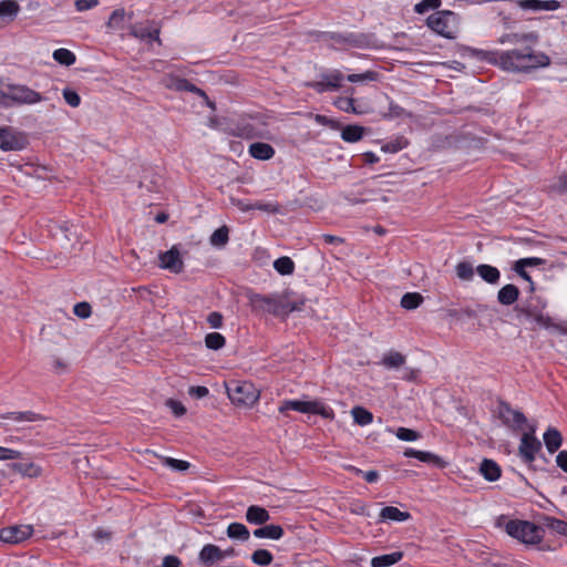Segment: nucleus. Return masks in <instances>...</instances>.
Listing matches in <instances>:
<instances>
[{
	"label": "nucleus",
	"instance_id": "obj_1",
	"mask_svg": "<svg viewBox=\"0 0 567 567\" xmlns=\"http://www.w3.org/2000/svg\"><path fill=\"white\" fill-rule=\"evenodd\" d=\"M473 54L503 71L512 73H528L550 64V58L547 54L529 45L506 51L473 50Z\"/></svg>",
	"mask_w": 567,
	"mask_h": 567
},
{
	"label": "nucleus",
	"instance_id": "obj_2",
	"mask_svg": "<svg viewBox=\"0 0 567 567\" xmlns=\"http://www.w3.org/2000/svg\"><path fill=\"white\" fill-rule=\"evenodd\" d=\"M426 25L437 35L453 40L460 32V18L453 11L441 10L427 17Z\"/></svg>",
	"mask_w": 567,
	"mask_h": 567
},
{
	"label": "nucleus",
	"instance_id": "obj_3",
	"mask_svg": "<svg viewBox=\"0 0 567 567\" xmlns=\"http://www.w3.org/2000/svg\"><path fill=\"white\" fill-rule=\"evenodd\" d=\"M225 386L228 399L237 406L250 408L260 398L259 390L248 381L231 380Z\"/></svg>",
	"mask_w": 567,
	"mask_h": 567
},
{
	"label": "nucleus",
	"instance_id": "obj_4",
	"mask_svg": "<svg viewBox=\"0 0 567 567\" xmlns=\"http://www.w3.org/2000/svg\"><path fill=\"white\" fill-rule=\"evenodd\" d=\"M505 529L509 536L527 545H537L544 538V529L527 520H509Z\"/></svg>",
	"mask_w": 567,
	"mask_h": 567
},
{
	"label": "nucleus",
	"instance_id": "obj_5",
	"mask_svg": "<svg viewBox=\"0 0 567 567\" xmlns=\"http://www.w3.org/2000/svg\"><path fill=\"white\" fill-rule=\"evenodd\" d=\"M247 298L254 312L282 316V293L260 295L250 291L247 293Z\"/></svg>",
	"mask_w": 567,
	"mask_h": 567
},
{
	"label": "nucleus",
	"instance_id": "obj_6",
	"mask_svg": "<svg viewBox=\"0 0 567 567\" xmlns=\"http://www.w3.org/2000/svg\"><path fill=\"white\" fill-rule=\"evenodd\" d=\"M279 412L285 413L288 410H293L306 414H316L324 419H334V411L321 400L300 401V400H286L279 406Z\"/></svg>",
	"mask_w": 567,
	"mask_h": 567
},
{
	"label": "nucleus",
	"instance_id": "obj_7",
	"mask_svg": "<svg viewBox=\"0 0 567 567\" xmlns=\"http://www.w3.org/2000/svg\"><path fill=\"white\" fill-rule=\"evenodd\" d=\"M29 144L28 135L12 126H0V150L16 152L24 150Z\"/></svg>",
	"mask_w": 567,
	"mask_h": 567
},
{
	"label": "nucleus",
	"instance_id": "obj_8",
	"mask_svg": "<svg viewBox=\"0 0 567 567\" xmlns=\"http://www.w3.org/2000/svg\"><path fill=\"white\" fill-rule=\"evenodd\" d=\"M535 426H530L529 432L522 435L518 446V455L527 465H530L536 460V455L542 449V443L535 436Z\"/></svg>",
	"mask_w": 567,
	"mask_h": 567
},
{
	"label": "nucleus",
	"instance_id": "obj_9",
	"mask_svg": "<svg viewBox=\"0 0 567 567\" xmlns=\"http://www.w3.org/2000/svg\"><path fill=\"white\" fill-rule=\"evenodd\" d=\"M10 97L13 105H33L43 101L41 93L22 84H10Z\"/></svg>",
	"mask_w": 567,
	"mask_h": 567
},
{
	"label": "nucleus",
	"instance_id": "obj_10",
	"mask_svg": "<svg viewBox=\"0 0 567 567\" xmlns=\"http://www.w3.org/2000/svg\"><path fill=\"white\" fill-rule=\"evenodd\" d=\"M498 417L503 424L514 430L522 429L527 422L526 416L519 410L513 409L511 404L501 402L497 406Z\"/></svg>",
	"mask_w": 567,
	"mask_h": 567
},
{
	"label": "nucleus",
	"instance_id": "obj_11",
	"mask_svg": "<svg viewBox=\"0 0 567 567\" xmlns=\"http://www.w3.org/2000/svg\"><path fill=\"white\" fill-rule=\"evenodd\" d=\"M158 266L172 274H181L184 270V260L176 245L158 255Z\"/></svg>",
	"mask_w": 567,
	"mask_h": 567
},
{
	"label": "nucleus",
	"instance_id": "obj_12",
	"mask_svg": "<svg viewBox=\"0 0 567 567\" xmlns=\"http://www.w3.org/2000/svg\"><path fill=\"white\" fill-rule=\"evenodd\" d=\"M31 525H16L0 529V540L8 544H19L32 536Z\"/></svg>",
	"mask_w": 567,
	"mask_h": 567
},
{
	"label": "nucleus",
	"instance_id": "obj_13",
	"mask_svg": "<svg viewBox=\"0 0 567 567\" xmlns=\"http://www.w3.org/2000/svg\"><path fill=\"white\" fill-rule=\"evenodd\" d=\"M333 105L342 112L355 115H364L372 111L367 103H359L351 96H338L333 101Z\"/></svg>",
	"mask_w": 567,
	"mask_h": 567
},
{
	"label": "nucleus",
	"instance_id": "obj_14",
	"mask_svg": "<svg viewBox=\"0 0 567 567\" xmlns=\"http://www.w3.org/2000/svg\"><path fill=\"white\" fill-rule=\"evenodd\" d=\"M404 456L417 458L419 461L432 464L437 468H445L449 464L444 458L432 452L417 451L411 447L404 451Z\"/></svg>",
	"mask_w": 567,
	"mask_h": 567
},
{
	"label": "nucleus",
	"instance_id": "obj_15",
	"mask_svg": "<svg viewBox=\"0 0 567 567\" xmlns=\"http://www.w3.org/2000/svg\"><path fill=\"white\" fill-rule=\"evenodd\" d=\"M538 34L536 32H528V33H506L503 34L498 39V43L501 44H526L532 43L535 44L538 42Z\"/></svg>",
	"mask_w": 567,
	"mask_h": 567
},
{
	"label": "nucleus",
	"instance_id": "obj_16",
	"mask_svg": "<svg viewBox=\"0 0 567 567\" xmlns=\"http://www.w3.org/2000/svg\"><path fill=\"white\" fill-rule=\"evenodd\" d=\"M20 12V6L14 0L0 1V28L12 22Z\"/></svg>",
	"mask_w": 567,
	"mask_h": 567
},
{
	"label": "nucleus",
	"instance_id": "obj_17",
	"mask_svg": "<svg viewBox=\"0 0 567 567\" xmlns=\"http://www.w3.org/2000/svg\"><path fill=\"white\" fill-rule=\"evenodd\" d=\"M518 6L523 10L532 11H555L560 8V3L557 0H522Z\"/></svg>",
	"mask_w": 567,
	"mask_h": 567
},
{
	"label": "nucleus",
	"instance_id": "obj_18",
	"mask_svg": "<svg viewBox=\"0 0 567 567\" xmlns=\"http://www.w3.org/2000/svg\"><path fill=\"white\" fill-rule=\"evenodd\" d=\"M163 84L167 89H172V90H176V91H189V92H195L200 95H204V92L200 89L196 87L194 84L189 83L187 80L178 79L171 74L163 78Z\"/></svg>",
	"mask_w": 567,
	"mask_h": 567
},
{
	"label": "nucleus",
	"instance_id": "obj_19",
	"mask_svg": "<svg viewBox=\"0 0 567 567\" xmlns=\"http://www.w3.org/2000/svg\"><path fill=\"white\" fill-rule=\"evenodd\" d=\"M248 153L251 157L259 161H268L275 156V148L262 142H256L249 145Z\"/></svg>",
	"mask_w": 567,
	"mask_h": 567
},
{
	"label": "nucleus",
	"instance_id": "obj_20",
	"mask_svg": "<svg viewBox=\"0 0 567 567\" xmlns=\"http://www.w3.org/2000/svg\"><path fill=\"white\" fill-rule=\"evenodd\" d=\"M282 316H286L292 311L301 310L306 303V298L295 297L291 291H286L282 293Z\"/></svg>",
	"mask_w": 567,
	"mask_h": 567
},
{
	"label": "nucleus",
	"instance_id": "obj_21",
	"mask_svg": "<svg viewBox=\"0 0 567 567\" xmlns=\"http://www.w3.org/2000/svg\"><path fill=\"white\" fill-rule=\"evenodd\" d=\"M246 519L250 524L262 525L270 519V515L266 508L251 505L247 508Z\"/></svg>",
	"mask_w": 567,
	"mask_h": 567
},
{
	"label": "nucleus",
	"instance_id": "obj_22",
	"mask_svg": "<svg viewBox=\"0 0 567 567\" xmlns=\"http://www.w3.org/2000/svg\"><path fill=\"white\" fill-rule=\"evenodd\" d=\"M198 558L200 563L212 565L221 560V549L216 545L207 544L199 551Z\"/></svg>",
	"mask_w": 567,
	"mask_h": 567
},
{
	"label": "nucleus",
	"instance_id": "obj_23",
	"mask_svg": "<svg viewBox=\"0 0 567 567\" xmlns=\"http://www.w3.org/2000/svg\"><path fill=\"white\" fill-rule=\"evenodd\" d=\"M543 439H544L545 446L550 454L558 451L563 444V436H561L560 432L555 427H549L544 433Z\"/></svg>",
	"mask_w": 567,
	"mask_h": 567
},
{
	"label": "nucleus",
	"instance_id": "obj_24",
	"mask_svg": "<svg viewBox=\"0 0 567 567\" xmlns=\"http://www.w3.org/2000/svg\"><path fill=\"white\" fill-rule=\"evenodd\" d=\"M131 34L141 40H154L161 43L159 29L151 28L148 25H134L131 29Z\"/></svg>",
	"mask_w": 567,
	"mask_h": 567
},
{
	"label": "nucleus",
	"instance_id": "obj_25",
	"mask_svg": "<svg viewBox=\"0 0 567 567\" xmlns=\"http://www.w3.org/2000/svg\"><path fill=\"white\" fill-rule=\"evenodd\" d=\"M410 518L411 514L409 512H402L394 506H385L380 512V519L383 522H405L409 520Z\"/></svg>",
	"mask_w": 567,
	"mask_h": 567
},
{
	"label": "nucleus",
	"instance_id": "obj_26",
	"mask_svg": "<svg viewBox=\"0 0 567 567\" xmlns=\"http://www.w3.org/2000/svg\"><path fill=\"white\" fill-rule=\"evenodd\" d=\"M544 261L537 257L522 258L514 265V270L526 281H532L530 276L526 271V267H535L542 265Z\"/></svg>",
	"mask_w": 567,
	"mask_h": 567
},
{
	"label": "nucleus",
	"instance_id": "obj_27",
	"mask_svg": "<svg viewBox=\"0 0 567 567\" xmlns=\"http://www.w3.org/2000/svg\"><path fill=\"white\" fill-rule=\"evenodd\" d=\"M256 538H268L278 540L284 536V529L279 525H265L254 530Z\"/></svg>",
	"mask_w": 567,
	"mask_h": 567
},
{
	"label": "nucleus",
	"instance_id": "obj_28",
	"mask_svg": "<svg viewBox=\"0 0 567 567\" xmlns=\"http://www.w3.org/2000/svg\"><path fill=\"white\" fill-rule=\"evenodd\" d=\"M403 551L375 556L371 559V567H391L403 558Z\"/></svg>",
	"mask_w": 567,
	"mask_h": 567
},
{
	"label": "nucleus",
	"instance_id": "obj_29",
	"mask_svg": "<svg viewBox=\"0 0 567 567\" xmlns=\"http://www.w3.org/2000/svg\"><path fill=\"white\" fill-rule=\"evenodd\" d=\"M519 296V290L516 286L508 284L502 287L497 293V300L505 306L513 305Z\"/></svg>",
	"mask_w": 567,
	"mask_h": 567
},
{
	"label": "nucleus",
	"instance_id": "obj_30",
	"mask_svg": "<svg viewBox=\"0 0 567 567\" xmlns=\"http://www.w3.org/2000/svg\"><path fill=\"white\" fill-rule=\"evenodd\" d=\"M0 419H8L13 422H38L45 420L44 416L32 411L9 412L7 414H1Z\"/></svg>",
	"mask_w": 567,
	"mask_h": 567
},
{
	"label": "nucleus",
	"instance_id": "obj_31",
	"mask_svg": "<svg viewBox=\"0 0 567 567\" xmlns=\"http://www.w3.org/2000/svg\"><path fill=\"white\" fill-rule=\"evenodd\" d=\"M364 131L363 126L357 124L347 125L341 131V138L348 143H355L363 137Z\"/></svg>",
	"mask_w": 567,
	"mask_h": 567
},
{
	"label": "nucleus",
	"instance_id": "obj_32",
	"mask_svg": "<svg viewBox=\"0 0 567 567\" xmlns=\"http://www.w3.org/2000/svg\"><path fill=\"white\" fill-rule=\"evenodd\" d=\"M476 271L478 276L488 284L495 285L499 281L501 272L494 266L483 264L477 266Z\"/></svg>",
	"mask_w": 567,
	"mask_h": 567
},
{
	"label": "nucleus",
	"instance_id": "obj_33",
	"mask_svg": "<svg viewBox=\"0 0 567 567\" xmlns=\"http://www.w3.org/2000/svg\"><path fill=\"white\" fill-rule=\"evenodd\" d=\"M523 312L526 316L527 320L535 322L537 326L544 329L557 328V324L547 315H544L542 312H533L530 310H524Z\"/></svg>",
	"mask_w": 567,
	"mask_h": 567
},
{
	"label": "nucleus",
	"instance_id": "obj_34",
	"mask_svg": "<svg viewBox=\"0 0 567 567\" xmlns=\"http://www.w3.org/2000/svg\"><path fill=\"white\" fill-rule=\"evenodd\" d=\"M13 470L25 477L35 478L41 476L42 468L33 462L17 463Z\"/></svg>",
	"mask_w": 567,
	"mask_h": 567
},
{
	"label": "nucleus",
	"instance_id": "obj_35",
	"mask_svg": "<svg viewBox=\"0 0 567 567\" xmlns=\"http://www.w3.org/2000/svg\"><path fill=\"white\" fill-rule=\"evenodd\" d=\"M482 475L489 482L497 481L501 477L499 466L492 460H484L480 468Z\"/></svg>",
	"mask_w": 567,
	"mask_h": 567
},
{
	"label": "nucleus",
	"instance_id": "obj_36",
	"mask_svg": "<svg viewBox=\"0 0 567 567\" xmlns=\"http://www.w3.org/2000/svg\"><path fill=\"white\" fill-rule=\"evenodd\" d=\"M405 363V357L398 351L386 352L381 361V364L388 369H398Z\"/></svg>",
	"mask_w": 567,
	"mask_h": 567
},
{
	"label": "nucleus",
	"instance_id": "obj_37",
	"mask_svg": "<svg viewBox=\"0 0 567 567\" xmlns=\"http://www.w3.org/2000/svg\"><path fill=\"white\" fill-rule=\"evenodd\" d=\"M227 536L231 539L248 540L250 533L241 523H231L227 527Z\"/></svg>",
	"mask_w": 567,
	"mask_h": 567
},
{
	"label": "nucleus",
	"instance_id": "obj_38",
	"mask_svg": "<svg viewBox=\"0 0 567 567\" xmlns=\"http://www.w3.org/2000/svg\"><path fill=\"white\" fill-rule=\"evenodd\" d=\"M351 415L354 422L360 426L369 425L373 421V414L362 406H354L351 410Z\"/></svg>",
	"mask_w": 567,
	"mask_h": 567
},
{
	"label": "nucleus",
	"instance_id": "obj_39",
	"mask_svg": "<svg viewBox=\"0 0 567 567\" xmlns=\"http://www.w3.org/2000/svg\"><path fill=\"white\" fill-rule=\"evenodd\" d=\"M229 240V228L227 226H221L217 228L209 238V243L214 247L221 248L226 246Z\"/></svg>",
	"mask_w": 567,
	"mask_h": 567
},
{
	"label": "nucleus",
	"instance_id": "obj_40",
	"mask_svg": "<svg viewBox=\"0 0 567 567\" xmlns=\"http://www.w3.org/2000/svg\"><path fill=\"white\" fill-rule=\"evenodd\" d=\"M53 59L61 65L70 66L75 63L76 56L69 49L60 48L54 50Z\"/></svg>",
	"mask_w": 567,
	"mask_h": 567
},
{
	"label": "nucleus",
	"instance_id": "obj_41",
	"mask_svg": "<svg viewBox=\"0 0 567 567\" xmlns=\"http://www.w3.org/2000/svg\"><path fill=\"white\" fill-rule=\"evenodd\" d=\"M321 76L327 82V86L330 87L331 91L338 90L344 79L343 74L339 70H332L328 73L321 74Z\"/></svg>",
	"mask_w": 567,
	"mask_h": 567
},
{
	"label": "nucleus",
	"instance_id": "obj_42",
	"mask_svg": "<svg viewBox=\"0 0 567 567\" xmlns=\"http://www.w3.org/2000/svg\"><path fill=\"white\" fill-rule=\"evenodd\" d=\"M274 268L280 275H291L295 270V264L289 257H280L274 261Z\"/></svg>",
	"mask_w": 567,
	"mask_h": 567
},
{
	"label": "nucleus",
	"instance_id": "obj_43",
	"mask_svg": "<svg viewBox=\"0 0 567 567\" xmlns=\"http://www.w3.org/2000/svg\"><path fill=\"white\" fill-rule=\"evenodd\" d=\"M423 301V297L417 292H406L401 298V306L404 309L412 310L417 308Z\"/></svg>",
	"mask_w": 567,
	"mask_h": 567
},
{
	"label": "nucleus",
	"instance_id": "obj_44",
	"mask_svg": "<svg viewBox=\"0 0 567 567\" xmlns=\"http://www.w3.org/2000/svg\"><path fill=\"white\" fill-rule=\"evenodd\" d=\"M251 560L258 566H268L272 563L274 556L267 549H257L251 554Z\"/></svg>",
	"mask_w": 567,
	"mask_h": 567
},
{
	"label": "nucleus",
	"instance_id": "obj_45",
	"mask_svg": "<svg viewBox=\"0 0 567 567\" xmlns=\"http://www.w3.org/2000/svg\"><path fill=\"white\" fill-rule=\"evenodd\" d=\"M226 343V339L219 332H210L205 337V344L208 349L219 350Z\"/></svg>",
	"mask_w": 567,
	"mask_h": 567
},
{
	"label": "nucleus",
	"instance_id": "obj_46",
	"mask_svg": "<svg viewBox=\"0 0 567 567\" xmlns=\"http://www.w3.org/2000/svg\"><path fill=\"white\" fill-rule=\"evenodd\" d=\"M380 78L379 73L372 70H368L360 74H349L347 76V80L352 83H359V82H374L378 81Z\"/></svg>",
	"mask_w": 567,
	"mask_h": 567
},
{
	"label": "nucleus",
	"instance_id": "obj_47",
	"mask_svg": "<svg viewBox=\"0 0 567 567\" xmlns=\"http://www.w3.org/2000/svg\"><path fill=\"white\" fill-rule=\"evenodd\" d=\"M545 523L550 530L567 537V522L555 517H546Z\"/></svg>",
	"mask_w": 567,
	"mask_h": 567
},
{
	"label": "nucleus",
	"instance_id": "obj_48",
	"mask_svg": "<svg viewBox=\"0 0 567 567\" xmlns=\"http://www.w3.org/2000/svg\"><path fill=\"white\" fill-rule=\"evenodd\" d=\"M406 145H408V142L405 138L398 137L395 140L384 143L381 146V151L384 153H398V152L402 151L403 148H405Z\"/></svg>",
	"mask_w": 567,
	"mask_h": 567
},
{
	"label": "nucleus",
	"instance_id": "obj_49",
	"mask_svg": "<svg viewBox=\"0 0 567 567\" xmlns=\"http://www.w3.org/2000/svg\"><path fill=\"white\" fill-rule=\"evenodd\" d=\"M161 461L163 465L174 471L183 472L189 468V463L183 460H177L168 456H161Z\"/></svg>",
	"mask_w": 567,
	"mask_h": 567
},
{
	"label": "nucleus",
	"instance_id": "obj_50",
	"mask_svg": "<svg viewBox=\"0 0 567 567\" xmlns=\"http://www.w3.org/2000/svg\"><path fill=\"white\" fill-rule=\"evenodd\" d=\"M456 275L462 280H472L474 276V268L471 262L462 261L456 265Z\"/></svg>",
	"mask_w": 567,
	"mask_h": 567
},
{
	"label": "nucleus",
	"instance_id": "obj_51",
	"mask_svg": "<svg viewBox=\"0 0 567 567\" xmlns=\"http://www.w3.org/2000/svg\"><path fill=\"white\" fill-rule=\"evenodd\" d=\"M125 20L124 9H116L112 12L106 23L110 29H120Z\"/></svg>",
	"mask_w": 567,
	"mask_h": 567
},
{
	"label": "nucleus",
	"instance_id": "obj_52",
	"mask_svg": "<svg viewBox=\"0 0 567 567\" xmlns=\"http://www.w3.org/2000/svg\"><path fill=\"white\" fill-rule=\"evenodd\" d=\"M399 440L405 442H414L421 437V434L414 430L408 427H399L395 432Z\"/></svg>",
	"mask_w": 567,
	"mask_h": 567
},
{
	"label": "nucleus",
	"instance_id": "obj_53",
	"mask_svg": "<svg viewBox=\"0 0 567 567\" xmlns=\"http://www.w3.org/2000/svg\"><path fill=\"white\" fill-rule=\"evenodd\" d=\"M441 6V0H422L414 6V11L423 14L431 9H437Z\"/></svg>",
	"mask_w": 567,
	"mask_h": 567
},
{
	"label": "nucleus",
	"instance_id": "obj_54",
	"mask_svg": "<svg viewBox=\"0 0 567 567\" xmlns=\"http://www.w3.org/2000/svg\"><path fill=\"white\" fill-rule=\"evenodd\" d=\"M62 94H63V99L70 106L78 107L80 105L81 97L74 90L64 89Z\"/></svg>",
	"mask_w": 567,
	"mask_h": 567
},
{
	"label": "nucleus",
	"instance_id": "obj_55",
	"mask_svg": "<svg viewBox=\"0 0 567 567\" xmlns=\"http://www.w3.org/2000/svg\"><path fill=\"white\" fill-rule=\"evenodd\" d=\"M391 118L410 117L411 114L406 112L402 106L391 102L389 105L388 115Z\"/></svg>",
	"mask_w": 567,
	"mask_h": 567
},
{
	"label": "nucleus",
	"instance_id": "obj_56",
	"mask_svg": "<svg viewBox=\"0 0 567 567\" xmlns=\"http://www.w3.org/2000/svg\"><path fill=\"white\" fill-rule=\"evenodd\" d=\"M73 312L79 318L85 319L91 316V306L87 302H79L74 306Z\"/></svg>",
	"mask_w": 567,
	"mask_h": 567
},
{
	"label": "nucleus",
	"instance_id": "obj_57",
	"mask_svg": "<svg viewBox=\"0 0 567 567\" xmlns=\"http://www.w3.org/2000/svg\"><path fill=\"white\" fill-rule=\"evenodd\" d=\"M21 457V452L8 447L0 446V461H11Z\"/></svg>",
	"mask_w": 567,
	"mask_h": 567
},
{
	"label": "nucleus",
	"instance_id": "obj_58",
	"mask_svg": "<svg viewBox=\"0 0 567 567\" xmlns=\"http://www.w3.org/2000/svg\"><path fill=\"white\" fill-rule=\"evenodd\" d=\"M254 209L264 210L267 213H278L279 212V205L276 203H260L256 202L254 203Z\"/></svg>",
	"mask_w": 567,
	"mask_h": 567
},
{
	"label": "nucleus",
	"instance_id": "obj_59",
	"mask_svg": "<svg viewBox=\"0 0 567 567\" xmlns=\"http://www.w3.org/2000/svg\"><path fill=\"white\" fill-rule=\"evenodd\" d=\"M229 200L233 206L237 207L241 212H248V210L254 209V204L249 203L247 200L236 198V197H230Z\"/></svg>",
	"mask_w": 567,
	"mask_h": 567
},
{
	"label": "nucleus",
	"instance_id": "obj_60",
	"mask_svg": "<svg viewBox=\"0 0 567 567\" xmlns=\"http://www.w3.org/2000/svg\"><path fill=\"white\" fill-rule=\"evenodd\" d=\"M0 106L1 107H10L13 106V103L10 97V84L4 89H0Z\"/></svg>",
	"mask_w": 567,
	"mask_h": 567
},
{
	"label": "nucleus",
	"instance_id": "obj_61",
	"mask_svg": "<svg viewBox=\"0 0 567 567\" xmlns=\"http://www.w3.org/2000/svg\"><path fill=\"white\" fill-rule=\"evenodd\" d=\"M351 470L355 473V474H362L364 480L368 482V483H375L380 475L377 471H368V472H363L362 470L360 468H357V467H353L351 466Z\"/></svg>",
	"mask_w": 567,
	"mask_h": 567
},
{
	"label": "nucleus",
	"instance_id": "obj_62",
	"mask_svg": "<svg viewBox=\"0 0 567 567\" xmlns=\"http://www.w3.org/2000/svg\"><path fill=\"white\" fill-rule=\"evenodd\" d=\"M207 322L210 328L217 329L223 326V316L220 312L213 311L207 316Z\"/></svg>",
	"mask_w": 567,
	"mask_h": 567
},
{
	"label": "nucleus",
	"instance_id": "obj_63",
	"mask_svg": "<svg viewBox=\"0 0 567 567\" xmlns=\"http://www.w3.org/2000/svg\"><path fill=\"white\" fill-rule=\"evenodd\" d=\"M74 4L75 9L82 12L95 8L99 4V0H76Z\"/></svg>",
	"mask_w": 567,
	"mask_h": 567
},
{
	"label": "nucleus",
	"instance_id": "obj_64",
	"mask_svg": "<svg viewBox=\"0 0 567 567\" xmlns=\"http://www.w3.org/2000/svg\"><path fill=\"white\" fill-rule=\"evenodd\" d=\"M553 189L561 194H567V174L558 177L557 182L553 185Z\"/></svg>",
	"mask_w": 567,
	"mask_h": 567
}]
</instances>
